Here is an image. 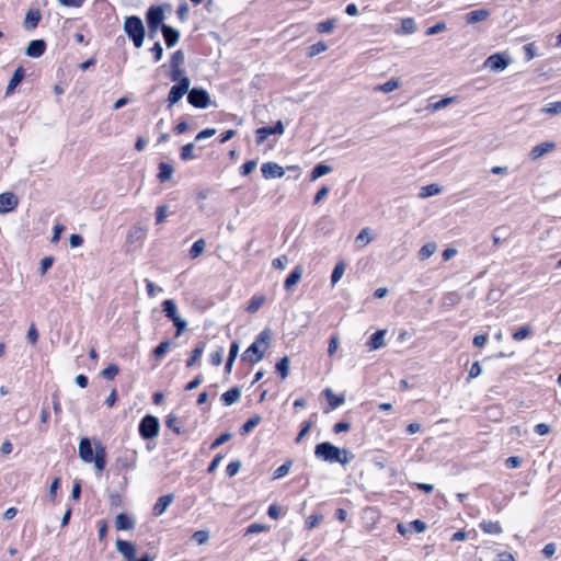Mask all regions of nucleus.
I'll list each match as a JSON object with an SVG mask.
<instances>
[{"mask_svg":"<svg viewBox=\"0 0 561 561\" xmlns=\"http://www.w3.org/2000/svg\"><path fill=\"white\" fill-rule=\"evenodd\" d=\"M188 4L186 2H182L180 5H179V9H178V15H179V19L181 21H185L187 19V14H188Z\"/></svg>","mask_w":561,"mask_h":561,"instance_id":"obj_59","label":"nucleus"},{"mask_svg":"<svg viewBox=\"0 0 561 561\" xmlns=\"http://www.w3.org/2000/svg\"><path fill=\"white\" fill-rule=\"evenodd\" d=\"M188 102L199 108H205L209 103V95L205 90L193 89L188 92Z\"/></svg>","mask_w":561,"mask_h":561,"instance_id":"obj_11","label":"nucleus"},{"mask_svg":"<svg viewBox=\"0 0 561 561\" xmlns=\"http://www.w3.org/2000/svg\"><path fill=\"white\" fill-rule=\"evenodd\" d=\"M335 27V20H328L318 24V32L331 33Z\"/></svg>","mask_w":561,"mask_h":561,"instance_id":"obj_50","label":"nucleus"},{"mask_svg":"<svg viewBox=\"0 0 561 561\" xmlns=\"http://www.w3.org/2000/svg\"><path fill=\"white\" fill-rule=\"evenodd\" d=\"M440 192H442V187L438 184H435V183L428 184V185L421 187L419 197L427 198L431 196L438 195V194H440Z\"/></svg>","mask_w":561,"mask_h":561,"instance_id":"obj_32","label":"nucleus"},{"mask_svg":"<svg viewBox=\"0 0 561 561\" xmlns=\"http://www.w3.org/2000/svg\"><path fill=\"white\" fill-rule=\"evenodd\" d=\"M146 288L149 297L154 298L158 296V294L162 293V288L156 286L152 282L146 280Z\"/></svg>","mask_w":561,"mask_h":561,"instance_id":"obj_54","label":"nucleus"},{"mask_svg":"<svg viewBox=\"0 0 561 561\" xmlns=\"http://www.w3.org/2000/svg\"><path fill=\"white\" fill-rule=\"evenodd\" d=\"M241 392L238 388H232L228 391H226L221 399L225 402L226 405H231L236 403L240 399Z\"/></svg>","mask_w":561,"mask_h":561,"instance_id":"obj_33","label":"nucleus"},{"mask_svg":"<svg viewBox=\"0 0 561 561\" xmlns=\"http://www.w3.org/2000/svg\"><path fill=\"white\" fill-rule=\"evenodd\" d=\"M291 460H287L284 465H282L280 467H278L274 472H273V479L276 480V479H279V478H283L284 476H286L290 468H291Z\"/></svg>","mask_w":561,"mask_h":561,"instance_id":"obj_44","label":"nucleus"},{"mask_svg":"<svg viewBox=\"0 0 561 561\" xmlns=\"http://www.w3.org/2000/svg\"><path fill=\"white\" fill-rule=\"evenodd\" d=\"M385 335L386 330L376 331L369 339L368 346L369 350L375 351L385 346Z\"/></svg>","mask_w":561,"mask_h":561,"instance_id":"obj_22","label":"nucleus"},{"mask_svg":"<svg viewBox=\"0 0 561 561\" xmlns=\"http://www.w3.org/2000/svg\"><path fill=\"white\" fill-rule=\"evenodd\" d=\"M19 201L13 193L5 192L0 194V214L12 211L18 206Z\"/></svg>","mask_w":561,"mask_h":561,"instance_id":"obj_13","label":"nucleus"},{"mask_svg":"<svg viewBox=\"0 0 561 561\" xmlns=\"http://www.w3.org/2000/svg\"><path fill=\"white\" fill-rule=\"evenodd\" d=\"M284 130L282 121H278L274 126L261 127L255 131L256 142L261 145L272 135H283Z\"/></svg>","mask_w":561,"mask_h":561,"instance_id":"obj_8","label":"nucleus"},{"mask_svg":"<svg viewBox=\"0 0 561 561\" xmlns=\"http://www.w3.org/2000/svg\"><path fill=\"white\" fill-rule=\"evenodd\" d=\"M46 44L42 39L32 41L26 47L25 54L30 57L37 58L45 51Z\"/></svg>","mask_w":561,"mask_h":561,"instance_id":"obj_18","label":"nucleus"},{"mask_svg":"<svg viewBox=\"0 0 561 561\" xmlns=\"http://www.w3.org/2000/svg\"><path fill=\"white\" fill-rule=\"evenodd\" d=\"M318 456L331 463L339 462L342 466L354 459V455L350 450L339 448L330 443L318 444Z\"/></svg>","mask_w":561,"mask_h":561,"instance_id":"obj_2","label":"nucleus"},{"mask_svg":"<svg viewBox=\"0 0 561 561\" xmlns=\"http://www.w3.org/2000/svg\"><path fill=\"white\" fill-rule=\"evenodd\" d=\"M162 33H163L165 44L169 47L174 46L180 38V33L176 30H174L173 27L165 25V24L162 25Z\"/></svg>","mask_w":561,"mask_h":561,"instance_id":"obj_20","label":"nucleus"},{"mask_svg":"<svg viewBox=\"0 0 561 561\" xmlns=\"http://www.w3.org/2000/svg\"><path fill=\"white\" fill-rule=\"evenodd\" d=\"M240 468H241L240 461H232L227 466L226 471L229 477H233L239 472Z\"/></svg>","mask_w":561,"mask_h":561,"instance_id":"obj_58","label":"nucleus"},{"mask_svg":"<svg viewBox=\"0 0 561 561\" xmlns=\"http://www.w3.org/2000/svg\"><path fill=\"white\" fill-rule=\"evenodd\" d=\"M376 238V233L373 228L365 227L363 228L358 234L354 239V245L358 250L365 249L370 242H373Z\"/></svg>","mask_w":561,"mask_h":561,"instance_id":"obj_10","label":"nucleus"},{"mask_svg":"<svg viewBox=\"0 0 561 561\" xmlns=\"http://www.w3.org/2000/svg\"><path fill=\"white\" fill-rule=\"evenodd\" d=\"M490 15L491 12L488 9H479L467 13L465 20L468 24H476L488 20Z\"/></svg>","mask_w":561,"mask_h":561,"instance_id":"obj_16","label":"nucleus"},{"mask_svg":"<svg viewBox=\"0 0 561 561\" xmlns=\"http://www.w3.org/2000/svg\"><path fill=\"white\" fill-rule=\"evenodd\" d=\"M345 273V264L344 262H339L332 273L331 276V283L332 285H335L344 275Z\"/></svg>","mask_w":561,"mask_h":561,"instance_id":"obj_39","label":"nucleus"},{"mask_svg":"<svg viewBox=\"0 0 561 561\" xmlns=\"http://www.w3.org/2000/svg\"><path fill=\"white\" fill-rule=\"evenodd\" d=\"M39 334L35 328L34 324H31L28 327L27 333H26V340L30 344L35 345L38 341Z\"/></svg>","mask_w":561,"mask_h":561,"instance_id":"obj_49","label":"nucleus"},{"mask_svg":"<svg viewBox=\"0 0 561 561\" xmlns=\"http://www.w3.org/2000/svg\"><path fill=\"white\" fill-rule=\"evenodd\" d=\"M185 57L182 50H176L171 58V67H182Z\"/></svg>","mask_w":561,"mask_h":561,"instance_id":"obj_51","label":"nucleus"},{"mask_svg":"<svg viewBox=\"0 0 561 561\" xmlns=\"http://www.w3.org/2000/svg\"><path fill=\"white\" fill-rule=\"evenodd\" d=\"M437 251V245L435 242L425 243L419 251V259L421 261H425L435 254Z\"/></svg>","mask_w":561,"mask_h":561,"instance_id":"obj_31","label":"nucleus"},{"mask_svg":"<svg viewBox=\"0 0 561 561\" xmlns=\"http://www.w3.org/2000/svg\"><path fill=\"white\" fill-rule=\"evenodd\" d=\"M276 370L280 376V379L284 380L289 374V358L283 357L277 364H276Z\"/></svg>","mask_w":561,"mask_h":561,"instance_id":"obj_36","label":"nucleus"},{"mask_svg":"<svg viewBox=\"0 0 561 561\" xmlns=\"http://www.w3.org/2000/svg\"><path fill=\"white\" fill-rule=\"evenodd\" d=\"M206 242L203 239L195 241L191 248L190 254L193 259L198 257L205 251Z\"/></svg>","mask_w":561,"mask_h":561,"instance_id":"obj_38","label":"nucleus"},{"mask_svg":"<svg viewBox=\"0 0 561 561\" xmlns=\"http://www.w3.org/2000/svg\"><path fill=\"white\" fill-rule=\"evenodd\" d=\"M416 30H417V25H416L414 19H412V18H404V19L401 20L400 28L397 30V33L398 34L410 35V34L415 33Z\"/></svg>","mask_w":561,"mask_h":561,"instance_id":"obj_23","label":"nucleus"},{"mask_svg":"<svg viewBox=\"0 0 561 561\" xmlns=\"http://www.w3.org/2000/svg\"><path fill=\"white\" fill-rule=\"evenodd\" d=\"M323 394L331 409H336L345 401V397L343 394H335L330 388L325 389Z\"/></svg>","mask_w":561,"mask_h":561,"instance_id":"obj_21","label":"nucleus"},{"mask_svg":"<svg viewBox=\"0 0 561 561\" xmlns=\"http://www.w3.org/2000/svg\"><path fill=\"white\" fill-rule=\"evenodd\" d=\"M267 530V527L262 524H252L247 528V534H256Z\"/></svg>","mask_w":561,"mask_h":561,"instance_id":"obj_61","label":"nucleus"},{"mask_svg":"<svg viewBox=\"0 0 561 561\" xmlns=\"http://www.w3.org/2000/svg\"><path fill=\"white\" fill-rule=\"evenodd\" d=\"M554 148H556V144L553 141L540 142L531 148V150L529 152V157L531 160H538L546 153H549L552 150H554Z\"/></svg>","mask_w":561,"mask_h":561,"instance_id":"obj_15","label":"nucleus"},{"mask_svg":"<svg viewBox=\"0 0 561 561\" xmlns=\"http://www.w3.org/2000/svg\"><path fill=\"white\" fill-rule=\"evenodd\" d=\"M541 112L548 115L561 114V101L548 103L541 108Z\"/></svg>","mask_w":561,"mask_h":561,"instance_id":"obj_37","label":"nucleus"},{"mask_svg":"<svg viewBox=\"0 0 561 561\" xmlns=\"http://www.w3.org/2000/svg\"><path fill=\"white\" fill-rule=\"evenodd\" d=\"M511 64V58L505 54L497 53L489 56L484 61V67L492 72H502Z\"/></svg>","mask_w":561,"mask_h":561,"instance_id":"obj_6","label":"nucleus"},{"mask_svg":"<svg viewBox=\"0 0 561 561\" xmlns=\"http://www.w3.org/2000/svg\"><path fill=\"white\" fill-rule=\"evenodd\" d=\"M173 502V495L172 494H165V495H162L160 496L154 506H153V513L156 516H161L163 515L167 510L169 508V506L171 505V503Z\"/></svg>","mask_w":561,"mask_h":561,"instance_id":"obj_17","label":"nucleus"},{"mask_svg":"<svg viewBox=\"0 0 561 561\" xmlns=\"http://www.w3.org/2000/svg\"><path fill=\"white\" fill-rule=\"evenodd\" d=\"M446 30V24L444 22H438L433 26L426 30V35H435Z\"/></svg>","mask_w":561,"mask_h":561,"instance_id":"obj_55","label":"nucleus"},{"mask_svg":"<svg viewBox=\"0 0 561 561\" xmlns=\"http://www.w3.org/2000/svg\"><path fill=\"white\" fill-rule=\"evenodd\" d=\"M261 421L260 415H253L241 427V434L250 433Z\"/></svg>","mask_w":561,"mask_h":561,"instance_id":"obj_40","label":"nucleus"},{"mask_svg":"<svg viewBox=\"0 0 561 561\" xmlns=\"http://www.w3.org/2000/svg\"><path fill=\"white\" fill-rule=\"evenodd\" d=\"M530 334V328L528 325L519 328L517 331L513 333V339L515 341H523L527 339Z\"/></svg>","mask_w":561,"mask_h":561,"instance_id":"obj_48","label":"nucleus"},{"mask_svg":"<svg viewBox=\"0 0 561 561\" xmlns=\"http://www.w3.org/2000/svg\"><path fill=\"white\" fill-rule=\"evenodd\" d=\"M23 78H24V69L22 67H19L14 71L11 80L8 83V87H7V90H5V94L10 95L15 90V88L21 83Z\"/></svg>","mask_w":561,"mask_h":561,"instance_id":"obj_24","label":"nucleus"},{"mask_svg":"<svg viewBox=\"0 0 561 561\" xmlns=\"http://www.w3.org/2000/svg\"><path fill=\"white\" fill-rule=\"evenodd\" d=\"M124 31L133 38L136 47H141L145 41V26L138 16H129L124 22Z\"/></svg>","mask_w":561,"mask_h":561,"instance_id":"obj_4","label":"nucleus"},{"mask_svg":"<svg viewBox=\"0 0 561 561\" xmlns=\"http://www.w3.org/2000/svg\"><path fill=\"white\" fill-rule=\"evenodd\" d=\"M193 539L198 543V545H205L208 542L209 540V531L207 530H197L193 534Z\"/></svg>","mask_w":561,"mask_h":561,"instance_id":"obj_47","label":"nucleus"},{"mask_svg":"<svg viewBox=\"0 0 561 561\" xmlns=\"http://www.w3.org/2000/svg\"><path fill=\"white\" fill-rule=\"evenodd\" d=\"M261 171L265 179H277L284 176L285 174L284 168L275 162L264 163L261 168Z\"/></svg>","mask_w":561,"mask_h":561,"instance_id":"obj_14","label":"nucleus"},{"mask_svg":"<svg viewBox=\"0 0 561 561\" xmlns=\"http://www.w3.org/2000/svg\"><path fill=\"white\" fill-rule=\"evenodd\" d=\"M172 321L174 323V327L176 328V336H180L182 331L186 328V321L181 317H178Z\"/></svg>","mask_w":561,"mask_h":561,"instance_id":"obj_60","label":"nucleus"},{"mask_svg":"<svg viewBox=\"0 0 561 561\" xmlns=\"http://www.w3.org/2000/svg\"><path fill=\"white\" fill-rule=\"evenodd\" d=\"M115 547L126 561H135L136 560L137 550H136L135 543L127 541V540L117 539L115 541Z\"/></svg>","mask_w":561,"mask_h":561,"instance_id":"obj_9","label":"nucleus"},{"mask_svg":"<svg viewBox=\"0 0 561 561\" xmlns=\"http://www.w3.org/2000/svg\"><path fill=\"white\" fill-rule=\"evenodd\" d=\"M482 374V367L479 362H474L469 370V379L479 377Z\"/></svg>","mask_w":561,"mask_h":561,"instance_id":"obj_57","label":"nucleus"},{"mask_svg":"<svg viewBox=\"0 0 561 561\" xmlns=\"http://www.w3.org/2000/svg\"><path fill=\"white\" fill-rule=\"evenodd\" d=\"M83 243V238L80 234H71L69 238V244L71 248H79Z\"/></svg>","mask_w":561,"mask_h":561,"instance_id":"obj_63","label":"nucleus"},{"mask_svg":"<svg viewBox=\"0 0 561 561\" xmlns=\"http://www.w3.org/2000/svg\"><path fill=\"white\" fill-rule=\"evenodd\" d=\"M271 342V333L268 330H263L255 339V341L244 352V359L251 364L259 363L263 357Z\"/></svg>","mask_w":561,"mask_h":561,"instance_id":"obj_3","label":"nucleus"},{"mask_svg":"<svg viewBox=\"0 0 561 561\" xmlns=\"http://www.w3.org/2000/svg\"><path fill=\"white\" fill-rule=\"evenodd\" d=\"M170 342L168 341H164L162 343H160L153 351V355L157 359H160L161 357L164 356V354L170 350Z\"/></svg>","mask_w":561,"mask_h":561,"instance_id":"obj_46","label":"nucleus"},{"mask_svg":"<svg viewBox=\"0 0 561 561\" xmlns=\"http://www.w3.org/2000/svg\"><path fill=\"white\" fill-rule=\"evenodd\" d=\"M400 85H401L400 79L392 78V79L388 80L387 82L375 87V91L390 93V92H393L394 90L399 89Z\"/></svg>","mask_w":561,"mask_h":561,"instance_id":"obj_25","label":"nucleus"},{"mask_svg":"<svg viewBox=\"0 0 561 561\" xmlns=\"http://www.w3.org/2000/svg\"><path fill=\"white\" fill-rule=\"evenodd\" d=\"M231 438V435L229 433L221 434L218 438L215 439V442L211 444V448H217L218 446L225 444Z\"/></svg>","mask_w":561,"mask_h":561,"instance_id":"obj_62","label":"nucleus"},{"mask_svg":"<svg viewBox=\"0 0 561 561\" xmlns=\"http://www.w3.org/2000/svg\"><path fill=\"white\" fill-rule=\"evenodd\" d=\"M118 366L111 364L102 371V376L107 379H113L118 374Z\"/></svg>","mask_w":561,"mask_h":561,"instance_id":"obj_53","label":"nucleus"},{"mask_svg":"<svg viewBox=\"0 0 561 561\" xmlns=\"http://www.w3.org/2000/svg\"><path fill=\"white\" fill-rule=\"evenodd\" d=\"M170 78L176 84L184 83V80L191 81L190 78L185 75L183 67H171Z\"/></svg>","mask_w":561,"mask_h":561,"instance_id":"obj_30","label":"nucleus"},{"mask_svg":"<svg viewBox=\"0 0 561 561\" xmlns=\"http://www.w3.org/2000/svg\"><path fill=\"white\" fill-rule=\"evenodd\" d=\"M41 14L38 11L30 10L24 20V26L28 28H34L39 22Z\"/></svg>","mask_w":561,"mask_h":561,"instance_id":"obj_35","label":"nucleus"},{"mask_svg":"<svg viewBox=\"0 0 561 561\" xmlns=\"http://www.w3.org/2000/svg\"><path fill=\"white\" fill-rule=\"evenodd\" d=\"M163 20H164V10L162 7H152L148 10L147 22L151 30L156 31L160 26L162 27Z\"/></svg>","mask_w":561,"mask_h":561,"instance_id":"obj_12","label":"nucleus"},{"mask_svg":"<svg viewBox=\"0 0 561 561\" xmlns=\"http://www.w3.org/2000/svg\"><path fill=\"white\" fill-rule=\"evenodd\" d=\"M266 301V297L264 295H256L251 298L247 306V311L249 313H255Z\"/></svg>","mask_w":561,"mask_h":561,"instance_id":"obj_29","label":"nucleus"},{"mask_svg":"<svg viewBox=\"0 0 561 561\" xmlns=\"http://www.w3.org/2000/svg\"><path fill=\"white\" fill-rule=\"evenodd\" d=\"M203 352L204 344H199L198 346H196L192 352V356L187 359V366L191 367L195 365L201 359Z\"/></svg>","mask_w":561,"mask_h":561,"instance_id":"obj_43","label":"nucleus"},{"mask_svg":"<svg viewBox=\"0 0 561 561\" xmlns=\"http://www.w3.org/2000/svg\"><path fill=\"white\" fill-rule=\"evenodd\" d=\"M115 527L118 530H131L135 527V519L124 513L116 515Z\"/></svg>","mask_w":561,"mask_h":561,"instance_id":"obj_19","label":"nucleus"},{"mask_svg":"<svg viewBox=\"0 0 561 561\" xmlns=\"http://www.w3.org/2000/svg\"><path fill=\"white\" fill-rule=\"evenodd\" d=\"M480 527L485 534L499 535L502 533V526L499 522L483 520Z\"/></svg>","mask_w":561,"mask_h":561,"instance_id":"obj_28","label":"nucleus"},{"mask_svg":"<svg viewBox=\"0 0 561 561\" xmlns=\"http://www.w3.org/2000/svg\"><path fill=\"white\" fill-rule=\"evenodd\" d=\"M162 311L165 313V316L171 319V320H174L176 319L179 316L178 313V307H176V304L174 300L172 299H167L162 302Z\"/></svg>","mask_w":561,"mask_h":561,"instance_id":"obj_27","label":"nucleus"},{"mask_svg":"<svg viewBox=\"0 0 561 561\" xmlns=\"http://www.w3.org/2000/svg\"><path fill=\"white\" fill-rule=\"evenodd\" d=\"M160 424L157 417L152 415L145 416L139 424V433L145 439H152L158 436Z\"/></svg>","mask_w":561,"mask_h":561,"instance_id":"obj_5","label":"nucleus"},{"mask_svg":"<svg viewBox=\"0 0 561 561\" xmlns=\"http://www.w3.org/2000/svg\"><path fill=\"white\" fill-rule=\"evenodd\" d=\"M190 88H191V81H186L184 80V83H181V84H174L170 92H169V95H168V106L169 107H172L173 105H175L178 102H180L183 96L190 92Z\"/></svg>","mask_w":561,"mask_h":561,"instance_id":"obj_7","label":"nucleus"},{"mask_svg":"<svg viewBox=\"0 0 561 561\" xmlns=\"http://www.w3.org/2000/svg\"><path fill=\"white\" fill-rule=\"evenodd\" d=\"M222 359H224V351L222 348L210 354V363L215 366H219L221 365L222 363Z\"/></svg>","mask_w":561,"mask_h":561,"instance_id":"obj_56","label":"nucleus"},{"mask_svg":"<svg viewBox=\"0 0 561 561\" xmlns=\"http://www.w3.org/2000/svg\"><path fill=\"white\" fill-rule=\"evenodd\" d=\"M194 149H195L194 144H187V145L183 146L182 150H181V159L183 161L195 159L196 156L194 153Z\"/></svg>","mask_w":561,"mask_h":561,"instance_id":"obj_41","label":"nucleus"},{"mask_svg":"<svg viewBox=\"0 0 561 561\" xmlns=\"http://www.w3.org/2000/svg\"><path fill=\"white\" fill-rule=\"evenodd\" d=\"M169 214V206L168 205H160L156 209V222L158 225H161L165 221Z\"/></svg>","mask_w":561,"mask_h":561,"instance_id":"obj_42","label":"nucleus"},{"mask_svg":"<svg viewBox=\"0 0 561 561\" xmlns=\"http://www.w3.org/2000/svg\"><path fill=\"white\" fill-rule=\"evenodd\" d=\"M456 100V96L444 98L433 104H431L432 111H439L450 105Z\"/></svg>","mask_w":561,"mask_h":561,"instance_id":"obj_45","label":"nucleus"},{"mask_svg":"<svg viewBox=\"0 0 561 561\" xmlns=\"http://www.w3.org/2000/svg\"><path fill=\"white\" fill-rule=\"evenodd\" d=\"M173 168L169 163L161 162L159 164V179L162 182H167L172 178Z\"/></svg>","mask_w":561,"mask_h":561,"instance_id":"obj_34","label":"nucleus"},{"mask_svg":"<svg viewBox=\"0 0 561 561\" xmlns=\"http://www.w3.org/2000/svg\"><path fill=\"white\" fill-rule=\"evenodd\" d=\"M273 267L284 271L288 265V257L286 255H282L272 261Z\"/></svg>","mask_w":561,"mask_h":561,"instance_id":"obj_52","label":"nucleus"},{"mask_svg":"<svg viewBox=\"0 0 561 561\" xmlns=\"http://www.w3.org/2000/svg\"><path fill=\"white\" fill-rule=\"evenodd\" d=\"M256 168L255 161H248L241 168V173L243 175H249Z\"/></svg>","mask_w":561,"mask_h":561,"instance_id":"obj_64","label":"nucleus"},{"mask_svg":"<svg viewBox=\"0 0 561 561\" xmlns=\"http://www.w3.org/2000/svg\"><path fill=\"white\" fill-rule=\"evenodd\" d=\"M304 270L301 266H297L290 275L286 278L284 286L287 290H290L301 278Z\"/></svg>","mask_w":561,"mask_h":561,"instance_id":"obj_26","label":"nucleus"},{"mask_svg":"<svg viewBox=\"0 0 561 561\" xmlns=\"http://www.w3.org/2000/svg\"><path fill=\"white\" fill-rule=\"evenodd\" d=\"M78 453L83 462H93L95 469L100 472L104 470L106 465V453L101 443L95 442L94 446H92L89 438H81L79 442Z\"/></svg>","mask_w":561,"mask_h":561,"instance_id":"obj_1","label":"nucleus"}]
</instances>
